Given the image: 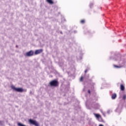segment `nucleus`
<instances>
[{
    "mask_svg": "<svg viewBox=\"0 0 126 126\" xmlns=\"http://www.w3.org/2000/svg\"><path fill=\"white\" fill-rule=\"evenodd\" d=\"M89 104V101L88 100H87L86 102V106L88 109H91L92 108H94V109H100V104L98 103H96L95 102H93V100H92L91 102L89 104V105L88 104ZM90 106V107L89 106Z\"/></svg>",
    "mask_w": 126,
    "mask_h": 126,
    "instance_id": "f03ea898",
    "label": "nucleus"
},
{
    "mask_svg": "<svg viewBox=\"0 0 126 126\" xmlns=\"http://www.w3.org/2000/svg\"><path fill=\"white\" fill-rule=\"evenodd\" d=\"M11 88L13 89V90L16 91L17 92H23V89L22 88H16L14 86H11Z\"/></svg>",
    "mask_w": 126,
    "mask_h": 126,
    "instance_id": "423d86ee",
    "label": "nucleus"
},
{
    "mask_svg": "<svg viewBox=\"0 0 126 126\" xmlns=\"http://www.w3.org/2000/svg\"><path fill=\"white\" fill-rule=\"evenodd\" d=\"M85 22V21L84 20H82L81 21V23L83 24Z\"/></svg>",
    "mask_w": 126,
    "mask_h": 126,
    "instance_id": "a211bd4d",
    "label": "nucleus"
},
{
    "mask_svg": "<svg viewBox=\"0 0 126 126\" xmlns=\"http://www.w3.org/2000/svg\"><path fill=\"white\" fill-rule=\"evenodd\" d=\"M16 47L17 48L18 46H17V45H16Z\"/></svg>",
    "mask_w": 126,
    "mask_h": 126,
    "instance_id": "c756f323",
    "label": "nucleus"
},
{
    "mask_svg": "<svg viewBox=\"0 0 126 126\" xmlns=\"http://www.w3.org/2000/svg\"><path fill=\"white\" fill-rule=\"evenodd\" d=\"M61 34H63V32H61Z\"/></svg>",
    "mask_w": 126,
    "mask_h": 126,
    "instance_id": "bb28decb",
    "label": "nucleus"
},
{
    "mask_svg": "<svg viewBox=\"0 0 126 126\" xmlns=\"http://www.w3.org/2000/svg\"><path fill=\"white\" fill-rule=\"evenodd\" d=\"M47 1L49 3H50L52 4V3H54V2L52 0H47Z\"/></svg>",
    "mask_w": 126,
    "mask_h": 126,
    "instance_id": "4468645a",
    "label": "nucleus"
},
{
    "mask_svg": "<svg viewBox=\"0 0 126 126\" xmlns=\"http://www.w3.org/2000/svg\"><path fill=\"white\" fill-rule=\"evenodd\" d=\"M120 89L121 91H124L125 90V86L123 84H121L120 86Z\"/></svg>",
    "mask_w": 126,
    "mask_h": 126,
    "instance_id": "f8f14e48",
    "label": "nucleus"
},
{
    "mask_svg": "<svg viewBox=\"0 0 126 126\" xmlns=\"http://www.w3.org/2000/svg\"><path fill=\"white\" fill-rule=\"evenodd\" d=\"M99 126H104L103 125H102V124H100L99 125Z\"/></svg>",
    "mask_w": 126,
    "mask_h": 126,
    "instance_id": "393cba45",
    "label": "nucleus"
},
{
    "mask_svg": "<svg viewBox=\"0 0 126 126\" xmlns=\"http://www.w3.org/2000/svg\"><path fill=\"white\" fill-rule=\"evenodd\" d=\"M89 78V75H88V76H85L84 77L81 76L80 81H83V79H88Z\"/></svg>",
    "mask_w": 126,
    "mask_h": 126,
    "instance_id": "9d476101",
    "label": "nucleus"
},
{
    "mask_svg": "<svg viewBox=\"0 0 126 126\" xmlns=\"http://www.w3.org/2000/svg\"><path fill=\"white\" fill-rule=\"evenodd\" d=\"M112 55H115V58H113L112 57H110V60H113L115 62H117L119 65L113 64V66L114 68H122L123 66L126 65L125 62L123 59H124V57L122 56L121 55L118 54L116 55L114 52H111Z\"/></svg>",
    "mask_w": 126,
    "mask_h": 126,
    "instance_id": "f257e3e1",
    "label": "nucleus"
},
{
    "mask_svg": "<svg viewBox=\"0 0 126 126\" xmlns=\"http://www.w3.org/2000/svg\"><path fill=\"white\" fill-rule=\"evenodd\" d=\"M74 33H76V32L74 31Z\"/></svg>",
    "mask_w": 126,
    "mask_h": 126,
    "instance_id": "cd10ccee",
    "label": "nucleus"
},
{
    "mask_svg": "<svg viewBox=\"0 0 126 126\" xmlns=\"http://www.w3.org/2000/svg\"><path fill=\"white\" fill-rule=\"evenodd\" d=\"M123 104L122 103V102L119 103V104L117 106L116 109L115 110V112H116V113H118V114L121 113L123 110Z\"/></svg>",
    "mask_w": 126,
    "mask_h": 126,
    "instance_id": "7ed1b4c3",
    "label": "nucleus"
},
{
    "mask_svg": "<svg viewBox=\"0 0 126 126\" xmlns=\"http://www.w3.org/2000/svg\"><path fill=\"white\" fill-rule=\"evenodd\" d=\"M94 101H97V99H96Z\"/></svg>",
    "mask_w": 126,
    "mask_h": 126,
    "instance_id": "c85d7f7f",
    "label": "nucleus"
},
{
    "mask_svg": "<svg viewBox=\"0 0 126 126\" xmlns=\"http://www.w3.org/2000/svg\"><path fill=\"white\" fill-rule=\"evenodd\" d=\"M94 115L96 117L97 120L101 117V116H100V115H99V114L94 113Z\"/></svg>",
    "mask_w": 126,
    "mask_h": 126,
    "instance_id": "ddd939ff",
    "label": "nucleus"
},
{
    "mask_svg": "<svg viewBox=\"0 0 126 126\" xmlns=\"http://www.w3.org/2000/svg\"><path fill=\"white\" fill-rule=\"evenodd\" d=\"M85 34H89V33H90V32H89V31H87V30H86L85 31Z\"/></svg>",
    "mask_w": 126,
    "mask_h": 126,
    "instance_id": "f3484780",
    "label": "nucleus"
},
{
    "mask_svg": "<svg viewBox=\"0 0 126 126\" xmlns=\"http://www.w3.org/2000/svg\"><path fill=\"white\" fill-rule=\"evenodd\" d=\"M93 5H94V3H90V8H92V7H93Z\"/></svg>",
    "mask_w": 126,
    "mask_h": 126,
    "instance_id": "dca6fc26",
    "label": "nucleus"
},
{
    "mask_svg": "<svg viewBox=\"0 0 126 126\" xmlns=\"http://www.w3.org/2000/svg\"><path fill=\"white\" fill-rule=\"evenodd\" d=\"M62 22L65 21V19H64L63 17L62 18Z\"/></svg>",
    "mask_w": 126,
    "mask_h": 126,
    "instance_id": "aec40b11",
    "label": "nucleus"
},
{
    "mask_svg": "<svg viewBox=\"0 0 126 126\" xmlns=\"http://www.w3.org/2000/svg\"><path fill=\"white\" fill-rule=\"evenodd\" d=\"M34 55V51L32 50H31L28 52H27L25 54L26 57H32Z\"/></svg>",
    "mask_w": 126,
    "mask_h": 126,
    "instance_id": "6e6552de",
    "label": "nucleus"
},
{
    "mask_svg": "<svg viewBox=\"0 0 126 126\" xmlns=\"http://www.w3.org/2000/svg\"><path fill=\"white\" fill-rule=\"evenodd\" d=\"M111 112H112V111H111V110H108L107 113V114H110Z\"/></svg>",
    "mask_w": 126,
    "mask_h": 126,
    "instance_id": "412c9836",
    "label": "nucleus"
},
{
    "mask_svg": "<svg viewBox=\"0 0 126 126\" xmlns=\"http://www.w3.org/2000/svg\"><path fill=\"white\" fill-rule=\"evenodd\" d=\"M80 60H82V57H80Z\"/></svg>",
    "mask_w": 126,
    "mask_h": 126,
    "instance_id": "a878e982",
    "label": "nucleus"
},
{
    "mask_svg": "<svg viewBox=\"0 0 126 126\" xmlns=\"http://www.w3.org/2000/svg\"><path fill=\"white\" fill-rule=\"evenodd\" d=\"M3 125V121H0V126H2Z\"/></svg>",
    "mask_w": 126,
    "mask_h": 126,
    "instance_id": "6ab92c4d",
    "label": "nucleus"
},
{
    "mask_svg": "<svg viewBox=\"0 0 126 126\" xmlns=\"http://www.w3.org/2000/svg\"><path fill=\"white\" fill-rule=\"evenodd\" d=\"M43 52V49H38L35 50L34 54L35 55H39V54H41V53Z\"/></svg>",
    "mask_w": 126,
    "mask_h": 126,
    "instance_id": "1a4fd4ad",
    "label": "nucleus"
},
{
    "mask_svg": "<svg viewBox=\"0 0 126 126\" xmlns=\"http://www.w3.org/2000/svg\"><path fill=\"white\" fill-rule=\"evenodd\" d=\"M87 71H88V69H86L85 70V73H86V72H87Z\"/></svg>",
    "mask_w": 126,
    "mask_h": 126,
    "instance_id": "4be33fe9",
    "label": "nucleus"
},
{
    "mask_svg": "<svg viewBox=\"0 0 126 126\" xmlns=\"http://www.w3.org/2000/svg\"><path fill=\"white\" fill-rule=\"evenodd\" d=\"M119 98H121L123 100V101H126V94H124V92H121L119 93Z\"/></svg>",
    "mask_w": 126,
    "mask_h": 126,
    "instance_id": "39448f33",
    "label": "nucleus"
},
{
    "mask_svg": "<svg viewBox=\"0 0 126 126\" xmlns=\"http://www.w3.org/2000/svg\"><path fill=\"white\" fill-rule=\"evenodd\" d=\"M29 122L30 124H31V125H33L35 126H39V124H38V123L35 120H33L32 119H30L29 120Z\"/></svg>",
    "mask_w": 126,
    "mask_h": 126,
    "instance_id": "0eeeda50",
    "label": "nucleus"
},
{
    "mask_svg": "<svg viewBox=\"0 0 126 126\" xmlns=\"http://www.w3.org/2000/svg\"><path fill=\"white\" fill-rule=\"evenodd\" d=\"M85 89H86V88L84 87V88L83 90V91H86Z\"/></svg>",
    "mask_w": 126,
    "mask_h": 126,
    "instance_id": "5701e85b",
    "label": "nucleus"
},
{
    "mask_svg": "<svg viewBox=\"0 0 126 126\" xmlns=\"http://www.w3.org/2000/svg\"><path fill=\"white\" fill-rule=\"evenodd\" d=\"M50 85L51 87H57L59 86V82L56 80H54L50 82Z\"/></svg>",
    "mask_w": 126,
    "mask_h": 126,
    "instance_id": "20e7f679",
    "label": "nucleus"
},
{
    "mask_svg": "<svg viewBox=\"0 0 126 126\" xmlns=\"http://www.w3.org/2000/svg\"><path fill=\"white\" fill-rule=\"evenodd\" d=\"M88 93H89V94H90V93H91L90 90H89L88 91Z\"/></svg>",
    "mask_w": 126,
    "mask_h": 126,
    "instance_id": "b1692460",
    "label": "nucleus"
},
{
    "mask_svg": "<svg viewBox=\"0 0 126 126\" xmlns=\"http://www.w3.org/2000/svg\"><path fill=\"white\" fill-rule=\"evenodd\" d=\"M98 121L99 122H103V119H102V117H101V116L100 117H99L98 119H97Z\"/></svg>",
    "mask_w": 126,
    "mask_h": 126,
    "instance_id": "2eb2a0df",
    "label": "nucleus"
},
{
    "mask_svg": "<svg viewBox=\"0 0 126 126\" xmlns=\"http://www.w3.org/2000/svg\"><path fill=\"white\" fill-rule=\"evenodd\" d=\"M117 98V94L116 93H113L111 94V99L112 100H115Z\"/></svg>",
    "mask_w": 126,
    "mask_h": 126,
    "instance_id": "9b49d317",
    "label": "nucleus"
}]
</instances>
